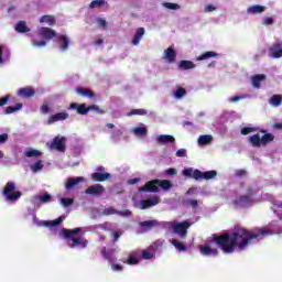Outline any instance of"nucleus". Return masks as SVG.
I'll return each mask as SVG.
<instances>
[{"label": "nucleus", "instance_id": "obj_1", "mask_svg": "<svg viewBox=\"0 0 282 282\" xmlns=\"http://www.w3.org/2000/svg\"><path fill=\"white\" fill-rule=\"evenodd\" d=\"M268 235L270 231L262 228L256 229V231L238 228L231 234L214 235L208 243H216L224 253L231 254L235 250H246L253 239H262Z\"/></svg>", "mask_w": 282, "mask_h": 282}, {"label": "nucleus", "instance_id": "obj_2", "mask_svg": "<svg viewBox=\"0 0 282 282\" xmlns=\"http://www.w3.org/2000/svg\"><path fill=\"white\" fill-rule=\"evenodd\" d=\"M159 187L163 191L172 188V182L169 180H152L148 181L144 186L139 187V193H159Z\"/></svg>", "mask_w": 282, "mask_h": 282}, {"label": "nucleus", "instance_id": "obj_3", "mask_svg": "<svg viewBox=\"0 0 282 282\" xmlns=\"http://www.w3.org/2000/svg\"><path fill=\"white\" fill-rule=\"evenodd\" d=\"M183 175L186 177H191L197 182H202L203 180L205 181L214 180L217 176V172L216 171L202 172L200 170H193V167H187L183 170Z\"/></svg>", "mask_w": 282, "mask_h": 282}, {"label": "nucleus", "instance_id": "obj_4", "mask_svg": "<svg viewBox=\"0 0 282 282\" xmlns=\"http://www.w3.org/2000/svg\"><path fill=\"white\" fill-rule=\"evenodd\" d=\"M254 195L256 192L249 186L247 187V195L236 196L235 200H232V206H235L236 209L247 208L252 205Z\"/></svg>", "mask_w": 282, "mask_h": 282}, {"label": "nucleus", "instance_id": "obj_5", "mask_svg": "<svg viewBox=\"0 0 282 282\" xmlns=\"http://www.w3.org/2000/svg\"><path fill=\"white\" fill-rule=\"evenodd\" d=\"M2 195H4L6 200L11 203H17L21 197V192L17 191V184L14 182L9 181L6 183L4 189L2 191Z\"/></svg>", "mask_w": 282, "mask_h": 282}, {"label": "nucleus", "instance_id": "obj_6", "mask_svg": "<svg viewBox=\"0 0 282 282\" xmlns=\"http://www.w3.org/2000/svg\"><path fill=\"white\" fill-rule=\"evenodd\" d=\"M48 144V149L51 151H57L59 153H65L66 151V138L65 137H54L53 141Z\"/></svg>", "mask_w": 282, "mask_h": 282}, {"label": "nucleus", "instance_id": "obj_7", "mask_svg": "<svg viewBox=\"0 0 282 282\" xmlns=\"http://www.w3.org/2000/svg\"><path fill=\"white\" fill-rule=\"evenodd\" d=\"M192 226L188 221H183L172 225V230L177 234L178 237L184 238L188 232V228Z\"/></svg>", "mask_w": 282, "mask_h": 282}, {"label": "nucleus", "instance_id": "obj_8", "mask_svg": "<svg viewBox=\"0 0 282 282\" xmlns=\"http://www.w3.org/2000/svg\"><path fill=\"white\" fill-rule=\"evenodd\" d=\"M17 95L21 99H32L35 96V89L32 87H23L18 89Z\"/></svg>", "mask_w": 282, "mask_h": 282}, {"label": "nucleus", "instance_id": "obj_9", "mask_svg": "<svg viewBox=\"0 0 282 282\" xmlns=\"http://www.w3.org/2000/svg\"><path fill=\"white\" fill-rule=\"evenodd\" d=\"M269 57L271 58H282V44L273 43L269 46Z\"/></svg>", "mask_w": 282, "mask_h": 282}, {"label": "nucleus", "instance_id": "obj_10", "mask_svg": "<svg viewBox=\"0 0 282 282\" xmlns=\"http://www.w3.org/2000/svg\"><path fill=\"white\" fill-rule=\"evenodd\" d=\"M105 193V187L101 184H94L87 187L86 194L99 197Z\"/></svg>", "mask_w": 282, "mask_h": 282}, {"label": "nucleus", "instance_id": "obj_11", "mask_svg": "<svg viewBox=\"0 0 282 282\" xmlns=\"http://www.w3.org/2000/svg\"><path fill=\"white\" fill-rule=\"evenodd\" d=\"M160 203V199L158 196H152L148 199H142L140 205H141V210H147L148 208H151L153 206H156Z\"/></svg>", "mask_w": 282, "mask_h": 282}, {"label": "nucleus", "instance_id": "obj_12", "mask_svg": "<svg viewBox=\"0 0 282 282\" xmlns=\"http://www.w3.org/2000/svg\"><path fill=\"white\" fill-rule=\"evenodd\" d=\"M39 35H41V37L45 41H52L58 34L51 28H42L41 32H39Z\"/></svg>", "mask_w": 282, "mask_h": 282}, {"label": "nucleus", "instance_id": "obj_13", "mask_svg": "<svg viewBox=\"0 0 282 282\" xmlns=\"http://www.w3.org/2000/svg\"><path fill=\"white\" fill-rule=\"evenodd\" d=\"M68 110H75V111H77V115L86 116L87 115V105L86 104L72 102L68 106Z\"/></svg>", "mask_w": 282, "mask_h": 282}, {"label": "nucleus", "instance_id": "obj_14", "mask_svg": "<svg viewBox=\"0 0 282 282\" xmlns=\"http://www.w3.org/2000/svg\"><path fill=\"white\" fill-rule=\"evenodd\" d=\"M199 254L203 257H217L219 254V250L213 249L208 246H199Z\"/></svg>", "mask_w": 282, "mask_h": 282}, {"label": "nucleus", "instance_id": "obj_15", "mask_svg": "<svg viewBox=\"0 0 282 282\" xmlns=\"http://www.w3.org/2000/svg\"><path fill=\"white\" fill-rule=\"evenodd\" d=\"M68 117L69 115L67 112H57L56 115L48 117L47 124H53L54 122L67 120Z\"/></svg>", "mask_w": 282, "mask_h": 282}, {"label": "nucleus", "instance_id": "obj_16", "mask_svg": "<svg viewBox=\"0 0 282 282\" xmlns=\"http://www.w3.org/2000/svg\"><path fill=\"white\" fill-rule=\"evenodd\" d=\"M88 245V240H85L83 237H77L69 240L68 247L75 248L76 246H80L82 248H87Z\"/></svg>", "mask_w": 282, "mask_h": 282}, {"label": "nucleus", "instance_id": "obj_17", "mask_svg": "<svg viewBox=\"0 0 282 282\" xmlns=\"http://www.w3.org/2000/svg\"><path fill=\"white\" fill-rule=\"evenodd\" d=\"M163 58H165L169 64L176 63V51L171 46L163 52Z\"/></svg>", "mask_w": 282, "mask_h": 282}, {"label": "nucleus", "instance_id": "obj_18", "mask_svg": "<svg viewBox=\"0 0 282 282\" xmlns=\"http://www.w3.org/2000/svg\"><path fill=\"white\" fill-rule=\"evenodd\" d=\"M102 214H105V216H112V215L131 216V210H126L122 213V212L116 210V208L113 207H108V208H105V210H102Z\"/></svg>", "mask_w": 282, "mask_h": 282}, {"label": "nucleus", "instance_id": "obj_19", "mask_svg": "<svg viewBox=\"0 0 282 282\" xmlns=\"http://www.w3.org/2000/svg\"><path fill=\"white\" fill-rule=\"evenodd\" d=\"M75 91L80 97H86V98H89V99L95 98V93L90 89L85 88V87H77V88H75Z\"/></svg>", "mask_w": 282, "mask_h": 282}, {"label": "nucleus", "instance_id": "obj_20", "mask_svg": "<svg viewBox=\"0 0 282 282\" xmlns=\"http://www.w3.org/2000/svg\"><path fill=\"white\" fill-rule=\"evenodd\" d=\"M110 177H111L110 173H99V172H96V173L90 175V178L93 180V182H106Z\"/></svg>", "mask_w": 282, "mask_h": 282}, {"label": "nucleus", "instance_id": "obj_21", "mask_svg": "<svg viewBox=\"0 0 282 282\" xmlns=\"http://www.w3.org/2000/svg\"><path fill=\"white\" fill-rule=\"evenodd\" d=\"M144 34V28H138V30H135L134 37L132 39V45H140L141 39H143Z\"/></svg>", "mask_w": 282, "mask_h": 282}, {"label": "nucleus", "instance_id": "obj_22", "mask_svg": "<svg viewBox=\"0 0 282 282\" xmlns=\"http://www.w3.org/2000/svg\"><path fill=\"white\" fill-rule=\"evenodd\" d=\"M83 182L84 177H70L68 178V182L65 184V188L66 191H69Z\"/></svg>", "mask_w": 282, "mask_h": 282}, {"label": "nucleus", "instance_id": "obj_23", "mask_svg": "<svg viewBox=\"0 0 282 282\" xmlns=\"http://www.w3.org/2000/svg\"><path fill=\"white\" fill-rule=\"evenodd\" d=\"M58 40V44H59V50L61 52H65L68 50V45H69V39L66 35H59L57 37Z\"/></svg>", "mask_w": 282, "mask_h": 282}, {"label": "nucleus", "instance_id": "obj_24", "mask_svg": "<svg viewBox=\"0 0 282 282\" xmlns=\"http://www.w3.org/2000/svg\"><path fill=\"white\" fill-rule=\"evenodd\" d=\"M196 65L192 61H181L178 62V70H189L195 68Z\"/></svg>", "mask_w": 282, "mask_h": 282}, {"label": "nucleus", "instance_id": "obj_25", "mask_svg": "<svg viewBox=\"0 0 282 282\" xmlns=\"http://www.w3.org/2000/svg\"><path fill=\"white\" fill-rule=\"evenodd\" d=\"M14 30H15V32H18L20 34H25V33L30 32V28L26 26V22L25 21L18 22V24H15Z\"/></svg>", "mask_w": 282, "mask_h": 282}, {"label": "nucleus", "instance_id": "obj_26", "mask_svg": "<svg viewBox=\"0 0 282 282\" xmlns=\"http://www.w3.org/2000/svg\"><path fill=\"white\" fill-rule=\"evenodd\" d=\"M219 56L216 52L214 51H207L203 53L202 55L196 57V61L202 62V61H207L208 58H216Z\"/></svg>", "mask_w": 282, "mask_h": 282}, {"label": "nucleus", "instance_id": "obj_27", "mask_svg": "<svg viewBox=\"0 0 282 282\" xmlns=\"http://www.w3.org/2000/svg\"><path fill=\"white\" fill-rule=\"evenodd\" d=\"M156 142H159L160 144H167V143H174L176 142V139L172 135H159L156 138Z\"/></svg>", "mask_w": 282, "mask_h": 282}, {"label": "nucleus", "instance_id": "obj_28", "mask_svg": "<svg viewBox=\"0 0 282 282\" xmlns=\"http://www.w3.org/2000/svg\"><path fill=\"white\" fill-rule=\"evenodd\" d=\"M80 232H83V228L80 227H77L75 229H63V235L65 236L66 239H69Z\"/></svg>", "mask_w": 282, "mask_h": 282}, {"label": "nucleus", "instance_id": "obj_29", "mask_svg": "<svg viewBox=\"0 0 282 282\" xmlns=\"http://www.w3.org/2000/svg\"><path fill=\"white\" fill-rule=\"evenodd\" d=\"M41 23H45L48 26L56 24V19L53 15H42L39 20Z\"/></svg>", "mask_w": 282, "mask_h": 282}, {"label": "nucleus", "instance_id": "obj_30", "mask_svg": "<svg viewBox=\"0 0 282 282\" xmlns=\"http://www.w3.org/2000/svg\"><path fill=\"white\" fill-rule=\"evenodd\" d=\"M23 109V105L21 102L15 104V106H8L4 110L6 115H13L18 110Z\"/></svg>", "mask_w": 282, "mask_h": 282}, {"label": "nucleus", "instance_id": "obj_31", "mask_svg": "<svg viewBox=\"0 0 282 282\" xmlns=\"http://www.w3.org/2000/svg\"><path fill=\"white\" fill-rule=\"evenodd\" d=\"M265 80V75L264 74H259L252 77V85L256 88H260L261 87V82Z\"/></svg>", "mask_w": 282, "mask_h": 282}, {"label": "nucleus", "instance_id": "obj_32", "mask_svg": "<svg viewBox=\"0 0 282 282\" xmlns=\"http://www.w3.org/2000/svg\"><path fill=\"white\" fill-rule=\"evenodd\" d=\"M249 143L252 144L253 148H261V137L259 134L249 137Z\"/></svg>", "mask_w": 282, "mask_h": 282}, {"label": "nucleus", "instance_id": "obj_33", "mask_svg": "<svg viewBox=\"0 0 282 282\" xmlns=\"http://www.w3.org/2000/svg\"><path fill=\"white\" fill-rule=\"evenodd\" d=\"M63 220H62V217L59 218H56L55 220L53 221H44L42 225L45 227V228H56L58 227L59 225H62Z\"/></svg>", "mask_w": 282, "mask_h": 282}, {"label": "nucleus", "instance_id": "obj_34", "mask_svg": "<svg viewBox=\"0 0 282 282\" xmlns=\"http://www.w3.org/2000/svg\"><path fill=\"white\" fill-rule=\"evenodd\" d=\"M262 12H264V7L259 6V4L249 7V9H247V13H249V14H259Z\"/></svg>", "mask_w": 282, "mask_h": 282}, {"label": "nucleus", "instance_id": "obj_35", "mask_svg": "<svg viewBox=\"0 0 282 282\" xmlns=\"http://www.w3.org/2000/svg\"><path fill=\"white\" fill-rule=\"evenodd\" d=\"M212 142H213V135L205 134V135L198 137L199 145H207V144H210Z\"/></svg>", "mask_w": 282, "mask_h": 282}, {"label": "nucleus", "instance_id": "obj_36", "mask_svg": "<svg viewBox=\"0 0 282 282\" xmlns=\"http://www.w3.org/2000/svg\"><path fill=\"white\" fill-rule=\"evenodd\" d=\"M261 144L267 145L274 141V135L272 133H264V135L260 137Z\"/></svg>", "mask_w": 282, "mask_h": 282}, {"label": "nucleus", "instance_id": "obj_37", "mask_svg": "<svg viewBox=\"0 0 282 282\" xmlns=\"http://www.w3.org/2000/svg\"><path fill=\"white\" fill-rule=\"evenodd\" d=\"M104 6H107V0H93V2L89 3V9H100Z\"/></svg>", "mask_w": 282, "mask_h": 282}, {"label": "nucleus", "instance_id": "obj_38", "mask_svg": "<svg viewBox=\"0 0 282 282\" xmlns=\"http://www.w3.org/2000/svg\"><path fill=\"white\" fill-rule=\"evenodd\" d=\"M171 245L174 246L175 249H177L178 251H182V252H185L186 250H188L186 248V246H184L183 242H180V240H176V239H172Z\"/></svg>", "mask_w": 282, "mask_h": 282}, {"label": "nucleus", "instance_id": "obj_39", "mask_svg": "<svg viewBox=\"0 0 282 282\" xmlns=\"http://www.w3.org/2000/svg\"><path fill=\"white\" fill-rule=\"evenodd\" d=\"M183 206L195 209V208L198 207V200L192 199V198L184 199L183 200Z\"/></svg>", "mask_w": 282, "mask_h": 282}, {"label": "nucleus", "instance_id": "obj_40", "mask_svg": "<svg viewBox=\"0 0 282 282\" xmlns=\"http://www.w3.org/2000/svg\"><path fill=\"white\" fill-rule=\"evenodd\" d=\"M133 132H134V135L139 138L147 137L148 134V130L144 127L134 128Z\"/></svg>", "mask_w": 282, "mask_h": 282}, {"label": "nucleus", "instance_id": "obj_41", "mask_svg": "<svg viewBox=\"0 0 282 282\" xmlns=\"http://www.w3.org/2000/svg\"><path fill=\"white\" fill-rule=\"evenodd\" d=\"M162 7L171 11H177L181 9V6L174 2H163Z\"/></svg>", "mask_w": 282, "mask_h": 282}, {"label": "nucleus", "instance_id": "obj_42", "mask_svg": "<svg viewBox=\"0 0 282 282\" xmlns=\"http://www.w3.org/2000/svg\"><path fill=\"white\" fill-rule=\"evenodd\" d=\"M24 156L26 158H39L42 156V152L34 150V149H30L29 151L24 152Z\"/></svg>", "mask_w": 282, "mask_h": 282}, {"label": "nucleus", "instance_id": "obj_43", "mask_svg": "<svg viewBox=\"0 0 282 282\" xmlns=\"http://www.w3.org/2000/svg\"><path fill=\"white\" fill-rule=\"evenodd\" d=\"M87 109V113L89 111H96L97 115H105V110H102L101 108H99L98 105H90V106H86Z\"/></svg>", "mask_w": 282, "mask_h": 282}, {"label": "nucleus", "instance_id": "obj_44", "mask_svg": "<svg viewBox=\"0 0 282 282\" xmlns=\"http://www.w3.org/2000/svg\"><path fill=\"white\" fill-rule=\"evenodd\" d=\"M270 102L274 107H279L280 105H282V95H273V97H271L270 99Z\"/></svg>", "mask_w": 282, "mask_h": 282}, {"label": "nucleus", "instance_id": "obj_45", "mask_svg": "<svg viewBox=\"0 0 282 282\" xmlns=\"http://www.w3.org/2000/svg\"><path fill=\"white\" fill-rule=\"evenodd\" d=\"M139 226H141V228H154L156 226V220H147V221H141L139 223Z\"/></svg>", "mask_w": 282, "mask_h": 282}, {"label": "nucleus", "instance_id": "obj_46", "mask_svg": "<svg viewBox=\"0 0 282 282\" xmlns=\"http://www.w3.org/2000/svg\"><path fill=\"white\" fill-rule=\"evenodd\" d=\"M148 111L143 108H139V109H132L129 112V116H147Z\"/></svg>", "mask_w": 282, "mask_h": 282}, {"label": "nucleus", "instance_id": "obj_47", "mask_svg": "<svg viewBox=\"0 0 282 282\" xmlns=\"http://www.w3.org/2000/svg\"><path fill=\"white\" fill-rule=\"evenodd\" d=\"M184 95H186V89H184L183 87H177V89H175V99H182Z\"/></svg>", "mask_w": 282, "mask_h": 282}, {"label": "nucleus", "instance_id": "obj_48", "mask_svg": "<svg viewBox=\"0 0 282 282\" xmlns=\"http://www.w3.org/2000/svg\"><path fill=\"white\" fill-rule=\"evenodd\" d=\"M257 129L252 127H243L240 130L241 135H249V133L256 132Z\"/></svg>", "mask_w": 282, "mask_h": 282}, {"label": "nucleus", "instance_id": "obj_49", "mask_svg": "<svg viewBox=\"0 0 282 282\" xmlns=\"http://www.w3.org/2000/svg\"><path fill=\"white\" fill-rule=\"evenodd\" d=\"M31 169L33 172L37 173L39 171L44 169V164H42V161H36Z\"/></svg>", "mask_w": 282, "mask_h": 282}, {"label": "nucleus", "instance_id": "obj_50", "mask_svg": "<svg viewBox=\"0 0 282 282\" xmlns=\"http://www.w3.org/2000/svg\"><path fill=\"white\" fill-rule=\"evenodd\" d=\"M39 200H41L42 204L51 203V195L48 193H44V195L39 196Z\"/></svg>", "mask_w": 282, "mask_h": 282}, {"label": "nucleus", "instance_id": "obj_51", "mask_svg": "<svg viewBox=\"0 0 282 282\" xmlns=\"http://www.w3.org/2000/svg\"><path fill=\"white\" fill-rule=\"evenodd\" d=\"M123 263H127L129 265H135L140 263V261L137 258L130 256L129 259H127V261H123Z\"/></svg>", "mask_w": 282, "mask_h": 282}, {"label": "nucleus", "instance_id": "obj_52", "mask_svg": "<svg viewBox=\"0 0 282 282\" xmlns=\"http://www.w3.org/2000/svg\"><path fill=\"white\" fill-rule=\"evenodd\" d=\"M72 204H74V199L72 198H61V205L68 207L72 206Z\"/></svg>", "mask_w": 282, "mask_h": 282}, {"label": "nucleus", "instance_id": "obj_53", "mask_svg": "<svg viewBox=\"0 0 282 282\" xmlns=\"http://www.w3.org/2000/svg\"><path fill=\"white\" fill-rule=\"evenodd\" d=\"M101 257L105 258V260H108V261L111 260L110 252H108L106 247H102L101 249Z\"/></svg>", "mask_w": 282, "mask_h": 282}, {"label": "nucleus", "instance_id": "obj_54", "mask_svg": "<svg viewBox=\"0 0 282 282\" xmlns=\"http://www.w3.org/2000/svg\"><path fill=\"white\" fill-rule=\"evenodd\" d=\"M152 258H153V253L149 252L148 250H142L143 260H151Z\"/></svg>", "mask_w": 282, "mask_h": 282}, {"label": "nucleus", "instance_id": "obj_55", "mask_svg": "<svg viewBox=\"0 0 282 282\" xmlns=\"http://www.w3.org/2000/svg\"><path fill=\"white\" fill-rule=\"evenodd\" d=\"M187 153H186V149H178L176 152H175V156L177 158H186Z\"/></svg>", "mask_w": 282, "mask_h": 282}, {"label": "nucleus", "instance_id": "obj_56", "mask_svg": "<svg viewBox=\"0 0 282 282\" xmlns=\"http://www.w3.org/2000/svg\"><path fill=\"white\" fill-rule=\"evenodd\" d=\"M45 44H46L45 41L33 40L32 42L33 47H44Z\"/></svg>", "mask_w": 282, "mask_h": 282}, {"label": "nucleus", "instance_id": "obj_57", "mask_svg": "<svg viewBox=\"0 0 282 282\" xmlns=\"http://www.w3.org/2000/svg\"><path fill=\"white\" fill-rule=\"evenodd\" d=\"M176 174H177V170L174 167H170L167 171H165V175H167L169 177H172Z\"/></svg>", "mask_w": 282, "mask_h": 282}, {"label": "nucleus", "instance_id": "obj_58", "mask_svg": "<svg viewBox=\"0 0 282 282\" xmlns=\"http://www.w3.org/2000/svg\"><path fill=\"white\" fill-rule=\"evenodd\" d=\"M9 99H11L10 95H6L4 97H2V99H0V107H4L6 105H8Z\"/></svg>", "mask_w": 282, "mask_h": 282}, {"label": "nucleus", "instance_id": "obj_59", "mask_svg": "<svg viewBox=\"0 0 282 282\" xmlns=\"http://www.w3.org/2000/svg\"><path fill=\"white\" fill-rule=\"evenodd\" d=\"M111 271L113 272H122L123 268L121 264H111Z\"/></svg>", "mask_w": 282, "mask_h": 282}, {"label": "nucleus", "instance_id": "obj_60", "mask_svg": "<svg viewBox=\"0 0 282 282\" xmlns=\"http://www.w3.org/2000/svg\"><path fill=\"white\" fill-rule=\"evenodd\" d=\"M41 112H42V115H47V113H50V106H48L47 104H43V105L41 106Z\"/></svg>", "mask_w": 282, "mask_h": 282}, {"label": "nucleus", "instance_id": "obj_61", "mask_svg": "<svg viewBox=\"0 0 282 282\" xmlns=\"http://www.w3.org/2000/svg\"><path fill=\"white\" fill-rule=\"evenodd\" d=\"M96 22H97V25L101 28H107V20H104L102 18H97Z\"/></svg>", "mask_w": 282, "mask_h": 282}, {"label": "nucleus", "instance_id": "obj_62", "mask_svg": "<svg viewBox=\"0 0 282 282\" xmlns=\"http://www.w3.org/2000/svg\"><path fill=\"white\" fill-rule=\"evenodd\" d=\"M122 236V234H120L119 231H113L111 232V237H113V243H116L117 241H119L120 237Z\"/></svg>", "mask_w": 282, "mask_h": 282}, {"label": "nucleus", "instance_id": "obj_63", "mask_svg": "<svg viewBox=\"0 0 282 282\" xmlns=\"http://www.w3.org/2000/svg\"><path fill=\"white\" fill-rule=\"evenodd\" d=\"M247 175L246 170H236V176L237 177H243Z\"/></svg>", "mask_w": 282, "mask_h": 282}, {"label": "nucleus", "instance_id": "obj_64", "mask_svg": "<svg viewBox=\"0 0 282 282\" xmlns=\"http://www.w3.org/2000/svg\"><path fill=\"white\" fill-rule=\"evenodd\" d=\"M8 141V133L0 134V144H4Z\"/></svg>", "mask_w": 282, "mask_h": 282}]
</instances>
